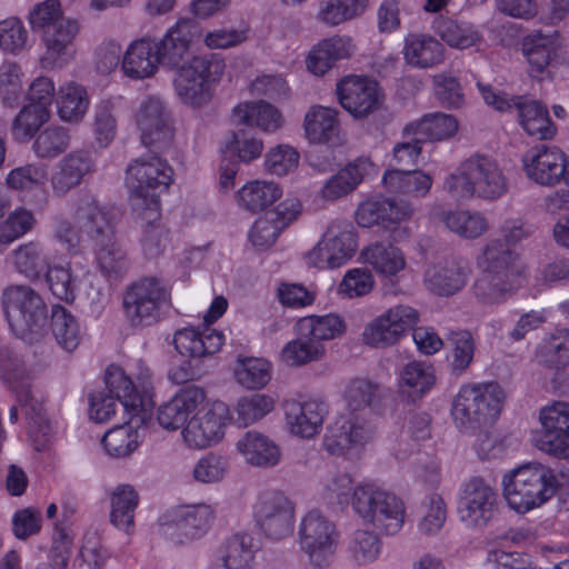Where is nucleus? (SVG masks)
Instances as JSON below:
<instances>
[{
  "label": "nucleus",
  "mask_w": 569,
  "mask_h": 569,
  "mask_svg": "<svg viewBox=\"0 0 569 569\" xmlns=\"http://www.w3.org/2000/svg\"><path fill=\"white\" fill-rule=\"evenodd\" d=\"M469 272L467 261L450 257L428 264L425 270L423 282L427 289L437 296H453L466 287Z\"/></svg>",
  "instance_id": "26"
},
{
  "label": "nucleus",
  "mask_w": 569,
  "mask_h": 569,
  "mask_svg": "<svg viewBox=\"0 0 569 569\" xmlns=\"http://www.w3.org/2000/svg\"><path fill=\"white\" fill-rule=\"evenodd\" d=\"M503 391L498 383H467L456 395L451 415L455 425L462 432H471L493 423L499 417Z\"/></svg>",
  "instance_id": "5"
},
{
  "label": "nucleus",
  "mask_w": 569,
  "mask_h": 569,
  "mask_svg": "<svg viewBox=\"0 0 569 569\" xmlns=\"http://www.w3.org/2000/svg\"><path fill=\"white\" fill-rule=\"evenodd\" d=\"M50 328L58 345L67 351H73L81 341L79 323L64 307L56 305L51 310Z\"/></svg>",
  "instance_id": "56"
},
{
  "label": "nucleus",
  "mask_w": 569,
  "mask_h": 569,
  "mask_svg": "<svg viewBox=\"0 0 569 569\" xmlns=\"http://www.w3.org/2000/svg\"><path fill=\"white\" fill-rule=\"evenodd\" d=\"M229 418V407L222 401L196 410L181 430L184 445L190 449H206L218 443L224 437Z\"/></svg>",
  "instance_id": "17"
},
{
  "label": "nucleus",
  "mask_w": 569,
  "mask_h": 569,
  "mask_svg": "<svg viewBox=\"0 0 569 569\" xmlns=\"http://www.w3.org/2000/svg\"><path fill=\"white\" fill-rule=\"evenodd\" d=\"M338 112L333 108L313 106L305 116V131L311 142L325 143L331 140L338 129Z\"/></svg>",
  "instance_id": "54"
},
{
  "label": "nucleus",
  "mask_w": 569,
  "mask_h": 569,
  "mask_svg": "<svg viewBox=\"0 0 569 569\" xmlns=\"http://www.w3.org/2000/svg\"><path fill=\"white\" fill-rule=\"evenodd\" d=\"M283 410L290 432L303 439H311L320 433L328 413L326 403L318 399L288 400Z\"/></svg>",
  "instance_id": "28"
},
{
  "label": "nucleus",
  "mask_w": 569,
  "mask_h": 569,
  "mask_svg": "<svg viewBox=\"0 0 569 569\" xmlns=\"http://www.w3.org/2000/svg\"><path fill=\"white\" fill-rule=\"evenodd\" d=\"M477 87L485 102L497 111L516 110L519 124L529 136L547 140L552 139L556 134L557 128L549 117L548 108L541 102L525 96L508 97L482 82H478Z\"/></svg>",
  "instance_id": "9"
},
{
  "label": "nucleus",
  "mask_w": 569,
  "mask_h": 569,
  "mask_svg": "<svg viewBox=\"0 0 569 569\" xmlns=\"http://www.w3.org/2000/svg\"><path fill=\"white\" fill-rule=\"evenodd\" d=\"M71 136L62 126H51L38 133L32 149L40 159H54L62 154L70 146Z\"/></svg>",
  "instance_id": "62"
},
{
  "label": "nucleus",
  "mask_w": 569,
  "mask_h": 569,
  "mask_svg": "<svg viewBox=\"0 0 569 569\" xmlns=\"http://www.w3.org/2000/svg\"><path fill=\"white\" fill-rule=\"evenodd\" d=\"M299 545L309 562L317 568L329 567L338 545L335 523L318 510L307 512L298 529Z\"/></svg>",
  "instance_id": "13"
},
{
  "label": "nucleus",
  "mask_w": 569,
  "mask_h": 569,
  "mask_svg": "<svg viewBox=\"0 0 569 569\" xmlns=\"http://www.w3.org/2000/svg\"><path fill=\"white\" fill-rule=\"evenodd\" d=\"M340 104L356 118L373 112L380 103L378 83L360 76H348L337 86Z\"/></svg>",
  "instance_id": "25"
},
{
  "label": "nucleus",
  "mask_w": 569,
  "mask_h": 569,
  "mask_svg": "<svg viewBox=\"0 0 569 569\" xmlns=\"http://www.w3.org/2000/svg\"><path fill=\"white\" fill-rule=\"evenodd\" d=\"M276 406L272 396L266 393H251L240 397L230 411L233 422L238 427L251 426L267 415H269Z\"/></svg>",
  "instance_id": "50"
},
{
  "label": "nucleus",
  "mask_w": 569,
  "mask_h": 569,
  "mask_svg": "<svg viewBox=\"0 0 569 569\" xmlns=\"http://www.w3.org/2000/svg\"><path fill=\"white\" fill-rule=\"evenodd\" d=\"M1 303L16 336L30 341L42 336L48 320V307L37 290L27 284L9 286L2 292Z\"/></svg>",
  "instance_id": "8"
},
{
  "label": "nucleus",
  "mask_w": 569,
  "mask_h": 569,
  "mask_svg": "<svg viewBox=\"0 0 569 569\" xmlns=\"http://www.w3.org/2000/svg\"><path fill=\"white\" fill-rule=\"evenodd\" d=\"M133 211L136 212V221L142 229V251L148 258H157L167 247L168 240L167 231L160 222V207L153 199L149 207L139 204L133 208Z\"/></svg>",
  "instance_id": "36"
},
{
  "label": "nucleus",
  "mask_w": 569,
  "mask_h": 569,
  "mask_svg": "<svg viewBox=\"0 0 569 569\" xmlns=\"http://www.w3.org/2000/svg\"><path fill=\"white\" fill-rule=\"evenodd\" d=\"M80 32V23L73 18L60 19L40 36L46 51L40 62L44 69H56L66 66L74 56V41Z\"/></svg>",
  "instance_id": "23"
},
{
  "label": "nucleus",
  "mask_w": 569,
  "mask_h": 569,
  "mask_svg": "<svg viewBox=\"0 0 569 569\" xmlns=\"http://www.w3.org/2000/svg\"><path fill=\"white\" fill-rule=\"evenodd\" d=\"M419 321L418 311L408 305H396L371 319L363 328L362 341L372 348L397 345Z\"/></svg>",
  "instance_id": "15"
},
{
  "label": "nucleus",
  "mask_w": 569,
  "mask_h": 569,
  "mask_svg": "<svg viewBox=\"0 0 569 569\" xmlns=\"http://www.w3.org/2000/svg\"><path fill=\"white\" fill-rule=\"evenodd\" d=\"M232 114L238 123L268 133L278 131L284 122L281 111L263 100L240 102L233 108Z\"/></svg>",
  "instance_id": "38"
},
{
  "label": "nucleus",
  "mask_w": 569,
  "mask_h": 569,
  "mask_svg": "<svg viewBox=\"0 0 569 569\" xmlns=\"http://www.w3.org/2000/svg\"><path fill=\"white\" fill-rule=\"evenodd\" d=\"M161 64L156 39L142 37L132 41L123 53L121 70L132 80H143L153 77Z\"/></svg>",
  "instance_id": "32"
},
{
  "label": "nucleus",
  "mask_w": 569,
  "mask_h": 569,
  "mask_svg": "<svg viewBox=\"0 0 569 569\" xmlns=\"http://www.w3.org/2000/svg\"><path fill=\"white\" fill-rule=\"evenodd\" d=\"M413 209L403 200L373 196L363 200L356 210V221L362 228L381 226L392 230L411 218Z\"/></svg>",
  "instance_id": "22"
},
{
  "label": "nucleus",
  "mask_w": 569,
  "mask_h": 569,
  "mask_svg": "<svg viewBox=\"0 0 569 569\" xmlns=\"http://www.w3.org/2000/svg\"><path fill=\"white\" fill-rule=\"evenodd\" d=\"M136 382L122 368L111 365L104 373V383L121 401L122 410L130 418L146 422L154 406L152 372L149 368L140 367Z\"/></svg>",
  "instance_id": "10"
},
{
  "label": "nucleus",
  "mask_w": 569,
  "mask_h": 569,
  "mask_svg": "<svg viewBox=\"0 0 569 569\" xmlns=\"http://www.w3.org/2000/svg\"><path fill=\"white\" fill-rule=\"evenodd\" d=\"M271 370V363L263 358H243L236 365L234 377L243 388L258 390L270 381Z\"/></svg>",
  "instance_id": "60"
},
{
  "label": "nucleus",
  "mask_w": 569,
  "mask_h": 569,
  "mask_svg": "<svg viewBox=\"0 0 569 569\" xmlns=\"http://www.w3.org/2000/svg\"><path fill=\"white\" fill-rule=\"evenodd\" d=\"M297 333L309 337L315 343L332 340L341 336L346 329L343 320L337 315L309 316L298 320Z\"/></svg>",
  "instance_id": "51"
},
{
  "label": "nucleus",
  "mask_w": 569,
  "mask_h": 569,
  "mask_svg": "<svg viewBox=\"0 0 569 569\" xmlns=\"http://www.w3.org/2000/svg\"><path fill=\"white\" fill-rule=\"evenodd\" d=\"M382 183L390 193L421 198L429 192L432 178L419 170L391 169L385 172Z\"/></svg>",
  "instance_id": "45"
},
{
  "label": "nucleus",
  "mask_w": 569,
  "mask_h": 569,
  "mask_svg": "<svg viewBox=\"0 0 569 569\" xmlns=\"http://www.w3.org/2000/svg\"><path fill=\"white\" fill-rule=\"evenodd\" d=\"M436 382L435 369L422 361H410L403 366L399 375V389L411 400L422 398Z\"/></svg>",
  "instance_id": "47"
},
{
  "label": "nucleus",
  "mask_w": 569,
  "mask_h": 569,
  "mask_svg": "<svg viewBox=\"0 0 569 569\" xmlns=\"http://www.w3.org/2000/svg\"><path fill=\"white\" fill-rule=\"evenodd\" d=\"M325 243L329 246L333 267L345 264L357 250V239L353 226L347 220L331 222L325 233Z\"/></svg>",
  "instance_id": "48"
},
{
  "label": "nucleus",
  "mask_w": 569,
  "mask_h": 569,
  "mask_svg": "<svg viewBox=\"0 0 569 569\" xmlns=\"http://www.w3.org/2000/svg\"><path fill=\"white\" fill-rule=\"evenodd\" d=\"M373 163L367 158H358L336 174L330 177L321 188V198L335 201L350 193L369 174Z\"/></svg>",
  "instance_id": "39"
},
{
  "label": "nucleus",
  "mask_w": 569,
  "mask_h": 569,
  "mask_svg": "<svg viewBox=\"0 0 569 569\" xmlns=\"http://www.w3.org/2000/svg\"><path fill=\"white\" fill-rule=\"evenodd\" d=\"M381 399L380 387L368 379H353L345 390L349 416H341L328 427L323 448L333 456H343L353 448H361L376 437V426L358 411L375 407Z\"/></svg>",
  "instance_id": "1"
},
{
  "label": "nucleus",
  "mask_w": 569,
  "mask_h": 569,
  "mask_svg": "<svg viewBox=\"0 0 569 569\" xmlns=\"http://www.w3.org/2000/svg\"><path fill=\"white\" fill-rule=\"evenodd\" d=\"M325 352V345H317L309 337L298 335V338L286 343L280 357L287 366L299 367L321 359Z\"/></svg>",
  "instance_id": "63"
},
{
  "label": "nucleus",
  "mask_w": 569,
  "mask_h": 569,
  "mask_svg": "<svg viewBox=\"0 0 569 569\" xmlns=\"http://www.w3.org/2000/svg\"><path fill=\"white\" fill-rule=\"evenodd\" d=\"M224 69L226 62L218 54L193 56L177 70L173 79L174 91L184 104L200 108L211 101L214 87L221 81Z\"/></svg>",
  "instance_id": "6"
},
{
  "label": "nucleus",
  "mask_w": 569,
  "mask_h": 569,
  "mask_svg": "<svg viewBox=\"0 0 569 569\" xmlns=\"http://www.w3.org/2000/svg\"><path fill=\"white\" fill-rule=\"evenodd\" d=\"M351 506L365 522L385 535H396L403 526L406 508L402 500L376 483L356 486Z\"/></svg>",
  "instance_id": "7"
},
{
  "label": "nucleus",
  "mask_w": 569,
  "mask_h": 569,
  "mask_svg": "<svg viewBox=\"0 0 569 569\" xmlns=\"http://www.w3.org/2000/svg\"><path fill=\"white\" fill-rule=\"evenodd\" d=\"M13 264L17 270L30 279H38L48 267L42 244L29 241L12 251Z\"/></svg>",
  "instance_id": "59"
},
{
  "label": "nucleus",
  "mask_w": 569,
  "mask_h": 569,
  "mask_svg": "<svg viewBox=\"0 0 569 569\" xmlns=\"http://www.w3.org/2000/svg\"><path fill=\"white\" fill-rule=\"evenodd\" d=\"M446 228L463 239H477L489 230V221L479 211L452 210L441 214Z\"/></svg>",
  "instance_id": "52"
},
{
  "label": "nucleus",
  "mask_w": 569,
  "mask_h": 569,
  "mask_svg": "<svg viewBox=\"0 0 569 569\" xmlns=\"http://www.w3.org/2000/svg\"><path fill=\"white\" fill-rule=\"evenodd\" d=\"M443 189L457 200L478 198L496 201L507 194L509 182L496 159L475 153L445 179Z\"/></svg>",
  "instance_id": "2"
},
{
  "label": "nucleus",
  "mask_w": 569,
  "mask_h": 569,
  "mask_svg": "<svg viewBox=\"0 0 569 569\" xmlns=\"http://www.w3.org/2000/svg\"><path fill=\"white\" fill-rule=\"evenodd\" d=\"M257 543L252 535L237 532L227 538L217 551L211 569H251Z\"/></svg>",
  "instance_id": "35"
},
{
  "label": "nucleus",
  "mask_w": 569,
  "mask_h": 569,
  "mask_svg": "<svg viewBox=\"0 0 569 569\" xmlns=\"http://www.w3.org/2000/svg\"><path fill=\"white\" fill-rule=\"evenodd\" d=\"M355 46L350 37L335 36L315 46L307 58V68L315 76H323L335 63L348 59Z\"/></svg>",
  "instance_id": "37"
},
{
  "label": "nucleus",
  "mask_w": 569,
  "mask_h": 569,
  "mask_svg": "<svg viewBox=\"0 0 569 569\" xmlns=\"http://www.w3.org/2000/svg\"><path fill=\"white\" fill-rule=\"evenodd\" d=\"M361 258L378 274L386 278L398 274L407 264L403 252L388 242L377 241L369 244L362 249Z\"/></svg>",
  "instance_id": "43"
},
{
  "label": "nucleus",
  "mask_w": 569,
  "mask_h": 569,
  "mask_svg": "<svg viewBox=\"0 0 569 569\" xmlns=\"http://www.w3.org/2000/svg\"><path fill=\"white\" fill-rule=\"evenodd\" d=\"M450 349L447 353V365L450 372L461 376L473 361L476 343L472 335L467 330L452 332L448 338Z\"/></svg>",
  "instance_id": "57"
},
{
  "label": "nucleus",
  "mask_w": 569,
  "mask_h": 569,
  "mask_svg": "<svg viewBox=\"0 0 569 569\" xmlns=\"http://www.w3.org/2000/svg\"><path fill=\"white\" fill-rule=\"evenodd\" d=\"M204 399L206 393L201 388L187 386L158 408L157 420L167 430H178L188 422L189 416L196 412Z\"/></svg>",
  "instance_id": "31"
},
{
  "label": "nucleus",
  "mask_w": 569,
  "mask_h": 569,
  "mask_svg": "<svg viewBox=\"0 0 569 569\" xmlns=\"http://www.w3.org/2000/svg\"><path fill=\"white\" fill-rule=\"evenodd\" d=\"M503 497L518 513L541 507L556 492L553 470L542 463L530 462L503 476Z\"/></svg>",
  "instance_id": "4"
},
{
  "label": "nucleus",
  "mask_w": 569,
  "mask_h": 569,
  "mask_svg": "<svg viewBox=\"0 0 569 569\" xmlns=\"http://www.w3.org/2000/svg\"><path fill=\"white\" fill-rule=\"evenodd\" d=\"M369 0H327L320 4L317 18L322 23L335 27L361 16Z\"/></svg>",
  "instance_id": "61"
},
{
  "label": "nucleus",
  "mask_w": 569,
  "mask_h": 569,
  "mask_svg": "<svg viewBox=\"0 0 569 569\" xmlns=\"http://www.w3.org/2000/svg\"><path fill=\"white\" fill-rule=\"evenodd\" d=\"M522 167L527 178L542 187L566 183L568 161L557 147L531 149L522 157Z\"/></svg>",
  "instance_id": "20"
},
{
  "label": "nucleus",
  "mask_w": 569,
  "mask_h": 569,
  "mask_svg": "<svg viewBox=\"0 0 569 569\" xmlns=\"http://www.w3.org/2000/svg\"><path fill=\"white\" fill-rule=\"evenodd\" d=\"M170 289L156 277H144L131 283L123 293L122 308L132 327H144L158 319L159 311L170 301Z\"/></svg>",
  "instance_id": "12"
},
{
  "label": "nucleus",
  "mask_w": 569,
  "mask_h": 569,
  "mask_svg": "<svg viewBox=\"0 0 569 569\" xmlns=\"http://www.w3.org/2000/svg\"><path fill=\"white\" fill-rule=\"evenodd\" d=\"M213 519L214 511L209 505L180 507L161 525L162 532L174 545L188 543L206 535Z\"/></svg>",
  "instance_id": "19"
},
{
  "label": "nucleus",
  "mask_w": 569,
  "mask_h": 569,
  "mask_svg": "<svg viewBox=\"0 0 569 569\" xmlns=\"http://www.w3.org/2000/svg\"><path fill=\"white\" fill-rule=\"evenodd\" d=\"M199 28L189 19H181L167 30L160 40H156L157 52L161 64L179 69L190 59V48Z\"/></svg>",
  "instance_id": "27"
},
{
  "label": "nucleus",
  "mask_w": 569,
  "mask_h": 569,
  "mask_svg": "<svg viewBox=\"0 0 569 569\" xmlns=\"http://www.w3.org/2000/svg\"><path fill=\"white\" fill-rule=\"evenodd\" d=\"M253 519L268 538L283 539L293 531L295 505L279 490L261 491L253 505Z\"/></svg>",
  "instance_id": "16"
},
{
  "label": "nucleus",
  "mask_w": 569,
  "mask_h": 569,
  "mask_svg": "<svg viewBox=\"0 0 569 569\" xmlns=\"http://www.w3.org/2000/svg\"><path fill=\"white\" fill-rule=\"evenodd\" d=\"M73 217L79 231L87 234L96 246L113 239L114 211L101 204L93 196L87 194L78 200Z\"/></svg>",
  "instance_id": "21"
},
{
  "label": "nucleus",
  "mask_w": 569,
  "mask_h": 569,
  "mask_svg": "<svg viewBox=\"0 0 569 569\" xmlns=\"http://www.w3.org/2000/svg\"><path fill=\"white\" fill-rule=\"evenodd\" d=\"M94 170L96 163L90 152L84 150L69 152L58 162L51 176L50 182L54 194L64 196Z\"/></svg>",
  "instance_id": "30"
},
{
  "label": "nucleus",
  "mask_w": 569,
  "mask_h": 569,
  "mask_svg": "<svg viewBox=\"0 0 569 569\" xmlns=\"http://www.w3.org/2000/svg\"><path fill=\"white\" fill-rule=\"evenodd\" d=\"M126 181L133 192V208L149 207L153 199L160 207L159 194L172 183L173 169L156 154H143L129 163Z\"/></svg>",
  "instance_id": "11"
},
{
  "label": "nucleus",
  "mask_w": 569,
  "mask_h": 569,
  "mask_svg": "<svg viewBox=\"0 0 569 569\" xmlns=\"http://www.w3.org/2000/svg\"><path fill=\"white\" fill-rule=\"evenodd\" d=\"M0 379L16 392L18 402L26 409V416L38 422L42 406L31 395L24 363L9 348L0 349Z\"/></svg>",
  "instance_id": "24"
},
{
  "label": "nucleus",
  "mask_w": 569,
  "mask_h": 569,
  "mask_svg": "<svg viewBox=\"0 0 569 569\" xmlns=\"http://www.w3.org/2000/svg\"><path fill=\"white\" fill-rule=\"evenodd\" d=\"M517 259V252L498 239L486 244L477 259L481 273L472 286L473 295L480 303L500 305L512 295L513 278L518 273L515 266Z\"/></svg>",
  "instance_id": "3"
},
{
  "label": "nucleus",
  "mask_w": 569,
  "mask_h": 569,
  "mask_svg": "<svg viewBox=\"0 0 569 569\" xmlns=\"http://www.w3.org/2000/svg\"><path fill=\"white\" fill-rule=\"evenodd\" d=\"M96 258L100 271L109 280L121 279L129 269V259L126 249L116 240L106 241L96 246Z\"/></svg>",
  "instance_id": "55"
},
{
  "label": "nucleus",
  "mask_w": 569,
  "mask_h": 569,
  "mask_svg": "<svg viewBox=\"0 0 569 569\" xmlns=\"http://www.w3.org/2000/svg\"><path fill=\"white\" fill-rule=\"evenodd\" d=\"M224 336L210 327H184L174 332L176 350L189 359H202L218 352Z\"/></svg>",
  "instance_id": "29"
},
{
  "label": "nucleus",
  "mask_w": 569,
  "mask_h": 569,
  "mask_svg": "<svg viewBox=\"0 0 569 569\" xmlns=\"http://www.w3.org/2000/svg\"><path fill=\"white\" fill-rule=\"evenodd\" d=\"M457 131L458 121L453 116L435 112L408 123L403 129V134L406 137L416 134L421 141H441L453 137Z\"/></svg>",
  "instance_id": "42"
},
{
  "label": "nucleus",
  "mask_w": 569,
  "mask_h": 569,
  "mask_svg": "<svg viewBox=\"0 0 569 569\" xmlns=\"http://www.w3.org/2000/svg\"><path fill=\"white\" fill-rule=\"evenodd\" d=\"M438 34L449 47L461 50L477 46L482 40L475 26L451 19L440 22Z\"/></svg>",
  "instance_id": "64"
},
{
  "label": "nucleus",
  "mask_w": 569,
  "mask_h": 569,
  "mask_svg": "<svg viewBox=\"0 0 569 569\" xmlns=\"http://www.w3.org/2000/svg\"><path fill=\"white\" fill-rule=\"evenodd\" d=\"M382 549L380 537L371 530H356L348 542V557L357 566H367L376 561Z\"/></svg>",
  "instance_id": "58"
},
{
  "label": "nucleus",
  "mask_w": 569,
  "mask_h": 569,
  "mask_svg": "<svg viewBox=\"0 0 569 569\" xmlns=\"http://www.w3.org/2000/svg\"><path fill=\"white\" fill-rule=\"evenodd\" d=\"M236 450L246 463L256 468H273L281 460L280 447L257 430L246 431L236 442Z\"/></svg>",
  "instance_id": "33"
},
{
  "label": "nucleus",
  "mask_w": 569,
  "mask_h": 569,
  "mask_svg": "<svg viewBox=\"0 0 569 569\" xmlns=\"http://www.w3.org/2000/svg\"><path fill=\"white\" fill-rule=\"evenodd\" d=\"M56 106L57 113L62 121L79 123L89 109L90 97L82 84L67 81L57 90Z\"/></svg>",
  "instance_id": "40"
},
{
  "label": "nucleus",
  "mask_w": 569,
  "mask_h": 569,
  "mask_svg": "<svg viewBox=\"0 0 569 569\" xmlns=\"http://www.w3.org/2000/svg\"><path fill=\"white\" fill-rule=\"evenodd\" d=\"M282 194L279 186L272 181L253 180L247 182L237 192L238 204L251 212H257L271 206Z\"/></svg>",
  "instance_id": "53"
},
{
  "label": "nucleus",
  "mask_w": 569,
  "mask_h": 569,
  "mask_svg": "<svg viewBox=\"0 0 569 569\" xmlns=\"http://www.w3.org/2000/svg\"><path fill=\"white\" fill-rule=\"evenodd\" d=\"M401 53L406 64L416 69H430L445 60L442 43L428 33H408Z\"/></svg>",
  "instance_id": "34"
},
{
  "label": "nucleus",
  "mask_w": 569,
  "mask_h": 569,
  "mask_svg": "<svg viewBox=\"0 0 569 569\" xmlns=\"http://www.w3.org/2000/svg\"><path fill=\"white\" fill-rule=\"evenodd\" d=\"M139 495L131 485H119L110 497V522L119 530L131 535L134 531V511Z\"/></svg>",
  "instance_id": "46"
},
{
  "label": "nucleus",
  "mask_w": 569,
  "mask_h": 569,
  "mask_svg": "<svg viewBox=\"0 0 569 569\" xmlns=\"http://www.w3.org/2000/svg\"><path fill=\"white\" fill-rule=\"evenodd\" d=\"M457 513L467 527L485 528L499 513L498 495L482 478L472 477L459 489Z\"/></svg>",
  "instance_id": "14"
},
{
  "label": "nucleus",
  "mask_w": 569,
  "mask_h": 569,
  "mask_svg": "<svg viewBox=\"0 0 569 569\" xmlns=\"http://www.w3.org/2000/svg\"><path fill=\"white\" fill-rule=\"evenodd\" d=\"M128 419V422L107 431L102 438V446L111 457L123 458L131 455L141 441L139 427L144 422H140L137 418H130V416Z\"/></svg>",
  "instance_id": "49"
},
{
  "label": "nucleus",
  "mask_w": 569,
  "mask_h": 569,
  "mask_svg": "<svg viewBox=\"0 0 569 569\" xmlns=\"http://www.w3.org/2000/svg\"><path fill=\"white\" fill-rule=\"evenodd\" d=\"M522 51L529 64L530 76L541 78L557 57V39L552 34L541 32L529 34L522 43Z\"/></svg>",
  "instance_id": "41"
},
{
  "label": "nucleus",
  "mask_w": 569,
  "mask_h": 569,
  "mask_svg": "<svg viewBox=\"0 0 569 569\" xmlns=\"http://www.w3.org/2000/svg\"><path fill=\"white\" fill-rule=\"evenodd\" d=\"M535 359L549 369L560 370L569 365V328H557L537 346Z\"/></svg>",
  "instance_id": "44"
},
{
  "label": "nucleus",
  "mask_w": 569,
  "mask_h": 569,
  "mask_svg": "<svg viewBox=\"0 0 569 569\" xmlns=\"http://www.w3.org/2000/svg\"><path fill=\"white\" fill-rule=\"evenodd\" d=\"M136 124L141 141L147 147L159 150L168 148L173 139L170 112L159 97H148L141 101L136 113Z\"/></svg>",
  "instance_id": "18"
}]
</instances>
